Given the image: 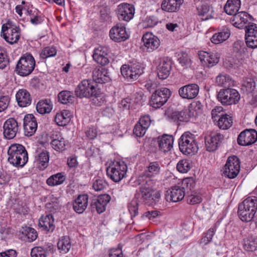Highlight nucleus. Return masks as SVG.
Masks as SVG:
<instances>
[{"mask_svg":"<svg viewBox=\"0 0 257 257\" xmlns=\"http://www.w3.org/2000/svg\"><path fill=\"white\" fill-rule=\"evenodd\" d=\"M154 181L146 177L137 190L135 197L138 200L149 206L157 204L161 199V193L154 189Z\"/></svg>","mask_w":257,"mask_h":257,"instance_id":"obj_1","label":"nucleus"},{"mask_svg":"<svg viewBox=\"0 0 257 257\" xmlns=\"http://www.w3.org/2000/svg\"><path fill=\"white\" fill-rule=\"evenodd\" d=\"M257 210V197L250 196L246 198L238 205V215L244 222H249L254 216Z\"/></svg>","mask_w":257,"mask_h":257,"instance_id":"obj_2","label":"nucleus"},{"mask_svg":"<svg viewBox=\"0 0 257 257\" xmlns=\"http://www.w3.org/2000/svg\"><path fill=\"white\" fill-rule=\"evenodd\" d=\"M8 161L15 166L23 167L28 160L27 152L22 145H11L8 150Z\"/></svg>","mask_w":257,"mask_h":257,"instance_id":"obj_3","label":"nucleus"},{"mask_svg":"<svg viewBox=\"0 0 257 257\" xmlns=\"http://www.w3.org/2000/svg\"><path fill=\"white\" fill-rule=\"evenodd\" d=\"M178 144L179 150L184 155L192 156L198 151L194 135L189 132H186L181 136Z\"/></svg>","mask_w":257,"mask_h":257,"instance_id":"obj_4","label":"nucleus"},{"mask_svg":"<svg viewBox=\"0 0 257 257\" xmlns=\"http://www.w3.org/2000/svg\"><path fill=\"white\" fill-rule=\"evenodd\" d=\"M35 65L36 62L33 56L30 54H26L18 61L15 71L21 76H27L32 73Z\"/></svg>","mask_w":257,"mask_h":257,"instance_id":"obj_5","label":"nucleus"},{"mask_svg":"<svg viewBox=\"0 0 257 257\" xmlns=\"http://www.w3.org/2000/svg\"><path fill=\"white\" fill-rule=\"evenodd\" d=\"M127 169V166L123 161H114L107 168L106 174L112 181L117 182L124 177Z\"/></svg>","mask_w":257,"mask_h":257,"instance_id":"obj_6","label":"nucleus"},{"mask_svg":"<svg viewBox=\"0 0 257 257\" xmlns=\"http://www.w3.org/2000/svg\"><path fill=\"white\" fill-rule=\"evenodd\" d=\"M2 33L4 39L10 44L17 43L20 38V28L10 20L3 25Z\"/></svg>","mask_w":257,"mask_h":257,"instance_id":"obj_7","label":"nucleus"},{"mask_svg":"<svg viewBox=\"0 0 257 257\" xmlns=\"http://www.w3.org/2000/svg\"><path fill=\"white\" fill-rule=\"evenodd\" d=\"M240 164L239 159L236 156L229 157L221 170L222 176L231 179L235 178L239 172Z\"/></svg>","mask_w":257,"mask_h":257,"instance_id":"obj_8","label":"nucleus"},{"mask_svg":"<svg viewBox=\"0 0 257 257\" xmlns=\"http://www.w3.org/2000/svg\"><path fill=\"white\" fill-rule=\"evenodd\" d=\"M240 98L239 92L236 89L230 88L221 89L217 95L218 100L226 106L237 103Z\"/></svg>","mask_w":257,"mask_h":257,"instance_id":"obj_9","label":"nucleus"},{"mask_svg":"<svg viewBox=\"0 0 257 257\" xmlns=\"http://www.w3.org/2000/svg\"><path fill=\"white\" fill-rule=\"evenodd\" d=\"M122 75L126 80L133 82L143 73V68L139 63L123 65L120 68Z\"/></svg>","mask_w":257,"mask_h":257,"instance_id":"obj_10","label":"nucleus"},{"mask_svg":"<svg viewBox=\"0 0 257 257\" xmlns=\"http://www.w3.org/2000/svg\"><path fill=\"white\" fill-rule=\"evenodd\" d=\"M171 95V91L167 88H161L153 93L150 101V105L155 108L163 106Z\"/></svg>","mask_w":257,"mask_h":257,"instance_id":"obj_11","label":"nucleus"},{"mask_svg":"<svg viewBox=\"0 0 257 257\" xmlns=\"http://www.w3.org/2000/svg\"><path fill=\"white\" fill-rule=\"evenodd\" d=\"M97 84L91 80H82L75 88L76 95L80 98H90L97 89Z\"/></svg>","mask_w":257,"mask_h":257,"instance_id":"obj_12","label":"nucleus"},{"mask_svg":"<svg viewBox=\"0 0 257 257\" xmlns=\"http://www.w3.org/2000/svg\"><path fill=\"white\" fill-rule=\"evenodd\" d=\"M232 24L239 29H246L250 24H253V18L245 12H240L234 15L231 19Z\"/></svg>","mask_w":257,"mask_h":257,"instance_id":"obj_13","label":"nucleus"},{"mask_svg":"<svg viewBox=\"0 0 257 257\" xmlns=\"http://www.w3.org/2000/svg\"><path fill=\"white\" fill-rule=\"evenodd\" d=\"M205 148L207 151L212 152L216 151L224 139L223 135L220 133H211L205 137Z\"/></svg>","mask_w":257,"mask_h":257,"instance_id":"obj_14","label":"nucleus"},{"mask_svg":"<svg viewBox=\"0 0 257 257\" xmlns=\"http://www.w3.org/2000/svg\"><path fill=\"white\" fill-rule=\"evenodd\" d=\"M135 11L133 5L122 4L118 6L116 14L119 20L128 22L134 18Z\"/></svg>","mask_w":257,"mask_h":257,"instance_id":"obj_15","label":"nucleus"},{"mask_svg":"<svg viewBox=\"0 0 257 257\" xmlns=\"http://www.w3.org/2000/svg\"><path fill=\"white\" fill-rule=\"evenodd\" d=\"M257 141L256 130H244L237 138L238 145L247 146L255 143Z\"/></svg>","mask_w":257,"mask_h":257,"instance_id":"obj_16","label":"nucleus"},{"mask_svg":"<svg viewBox=\"0 0 257 257\" xmlns=\"http://www.w3.org/2000/svg\"><path fill=\"white\" fill-rule=\"evenodd\" d=\"M198 55L202 64L206 67H212L216 65L219 61V57L216 53L200 51Z\"/></svg>","mask_w":257,"mask_h":257,"instance_id":"obj_17","label":"nucleus"},{"mask_svg":"<svg viewBox=\"0 0 257 257\" xmlns=\"http://www.w3.org/2000/svg\"><path fill=\"white\" fill-rule=\"evenodd\" d=\"M110 199V196L107 194L99 195L97 198L93 199L91 201L90 204L91 211H96L99 214L103 212Z\"/></svg>","mask_w":257,"mask_h":257,"instance_id":"obj_18","label":"nucleus"},{"mask_svg":"<svg viewBox=\"0 0 257 257\" xmlns=\"http://www.w3.org/2000/svg\"><path fill=\"white\" fill-rule=\"evenodd\" d=\"M109 52L108 47L101 46L98 47L94 50L93 54L94 60L102 66L107 65L109 62Z\"/></svg>","mask_w":257,"mask_h":257,"instance_id":"obj_19","label":"nucleus"},{"mask_svg":"<svg viewBox=\"0 0 257 257\" xmlns=\"http://www.w3.org/2000/svg\"><path fill=\"white\" fill-rule=\"evenodd\" d=\"M109 36L115 42L124 41L129 38L125 27L122 24H117L113 27L110 30Z\"/></svg>","mask_w":257,"mask_h":257,"instance_id":"obj_20","label":"nucleus"},{"mask_svg":"<svg viewBox=\"0 0 257 257\" xmlns=\"http://www.w3.org/2000/svg\"><path fill=\"white\" fill-rule=\"evenodd\" d=\"M199 86L195 83L189 84L180 87L178 93L180 97L184 99H192L198 94Z\"/></svg>","mask_w":257,"mask_h":257,"instance_id":"obj_21","label":"nucleus"},{"mask_svg":"<svg viewBox=\"0 0 257 257\" xmlns=\"http://www.w3.org/2000/svg\"><path fill=\"white\" fill-rule=\"evenodd\" d=\"M245 40L246 45L250 48H257V24H250L245 29Z\"/></svg>","mask_w":257,"mask_h":257,"instance_id":"obj_22","label":"nucleus"},{"mask_svg":"<svg viewBox=\"0 0 257 257\" xmlns=\"http://www.w3.org/2000/svg\"><path fill=\"white\" fill-rule=\"evenodd\" d=\"M146 51L151 52L157 49L160 45V41L158 38L152 33H146L142 37Z\"/></svg>","mask_w":257,"mask_h":257,"instance_id":"obj_23","label":"nucleus"},{"mask_svg":"<svg viewBox=\"0 0 257 257\" xmlns=\"http://www.w3.org/2000/svg\"><path fill=\"white\" fill-rule=\"evenodd\" d=\"M55 220L51 213L42 215L39 220L38 226L46 233L52 232L55 228Z\"/></svg>","mask_w":257,"mask_h":257,"instance_id":"obj_24","label":"nucleus"},{"mask_svg":"<svg viewBox=\"0 0 257 257\" xmlns=\"http://www.w3.org/2000/svg\"><path fill=\"white\" fill-rule=\"evenodd\" d=\"M49 161V153L47 151L41 152H36L34 156V166L40 170H45L48 166Z\"/></svg>","mask_w":257,"mask_h":257,"instance_id":"obj_25","label":"nucleus"},{"mask_svg":"<svg viewBox=\"0 0 257 257\" xmlns=\"http://www.w3.org/2000/svg\"><path fill=\"white\" fill-rule=\"evenodd\" d=\"M173 142L174 138L172 135H164L157 139L156 145L159 151L167 153L172 149Z\"/></svg>","mask_w":257,"mask_h":257,"instance_id":"obj_26","label":"nucleus"},{"mask_svg":"<svg viewBox=\"0 0 257 257\" xmlns=\"http://www.w3.org/2000/svg\"><path fill=\"white\" fill-rule=\"evenodd\" d=\"M185 195V190H183L181 186H175L171 187V189L167 192L166 199L167 201L177 202L182 200Z\"/></svg>","mask_w":257,"mask_h":257,"instance_id":"obj_27","label":"nucleus"},{"mask_svg":"<svg viewBox=\"0 0 257 257\" xmlns=\"http://www.w3.org/2000/svg\"><path fill=\"white\" fill-rule=\"evenodd\" d=\"M88 195L86 194H80L73 203L74 210L78 214L82 213L88 206Z\"/></svg>","mask_w":257,"mask_h":257,"instance_id":"obj_28","label":"nucleus"},{"mask_svg":"<svg viewBox=\"0 0 257 257\" xmlns=\"http://www.w3.org/2000/svg\"><path fill=\"white\" fill-rule=\"evenodd\" d=\"M171 68V61L167 59H163L158 66V77L161 79H165L168 78L170 74Z\"/></svg>","mask_w":257,"mask_h":257,"instance_id":"obj_29","label":"nucleus"},{"mask_svg":"<svg viewBox=\"0 0 257 257\" xmlns=\"http://www.w3.org/2000/svg\"><path fill=\"white\" fill-rule=\"evenodd\" d=\"M197 14L201 21H206L213 17L212 8L207 4L201 3L196 7Z\"/></svg>","mask_w":257,"mask_h":257,"instance_id":"obj_30","label":"nucleus"},{"mask_svg":"<svg viewBox=\"0 0 257 257\" xmlns=\"http://www.w3.org/2000/svg\"><path fill=\"white\" fill-rule=\"evenodd\" d=\"M184 0H163L161 4L162 9L169 13L176 12L180 9Z\"/></svg>","mask_w":257,"mask_h":257,"instance_id":"obj_31","label":"nucleus"},{"mask_svg":"<svg viewBox=\"0 0 257 257\" xmlns=\"http://www.w3.org/2000/svg\"><path fill=\"white\" fill-rule=\"evenodd\" d=\"M93 80L96 83H105L109 81L110 78L105 68L99 67L93 71Z\"/></svg>","mask_w":257,"mask_h":257,"instance_id":"obj_32","label":"nucleus"},{"mask_svg":"<svg viewBox=\"0 0 257 257\" xmlns=\"http://www.w3.org/2000/svg\"><path fill=\"white\" fill-rule=\"evenodd\" d=\"M51 144L53 149L58 152H62L65 150L66 141L59 133L56 132V134H53Z\"/></svg>","mask_w":257,"mask_h":257,"instance_id":"obj_33","label":"nucleus"},{"mask_svg":"<svg viewBox=\"0 0 257 257\" xmlns=\"http://www.w3.org/2000/svg\"><path fill=\"white\" fill-rule=\"evenodd\" d=\"M16 99L20 107H26L31 103L32 99L29 92L26 89H20L17 93Z\"/></svg>","mask_w":257,"mask_h":257,"instance_id":"obj_34","label":"nucleus"},{"mask_svg":"<svg viewBox=\"0 0 257 257\" xmlns=\"http://www.w3.org/2000/svg\"><path fill=\"white\" fill-rule=\"evenodd\" d=\"M27 20L32 25L37 26L44 21V18L37 9H32L27 11Z\"/></svg>","mask_w":257,"mask_h":257,"instance_id":"obj_35","label":"nucleus"},{"mask_svg":"<svg viewBox=\"0 0 257 257\" xmlns=\"http://www.w3.org/2000/svg\"><path fill=\"white\" fill-rule=\"evenodd\" d=\"M240 5V0H227L224 10L227 14L234 16L238 11Z\"/></svg>","mask_w":257,"mask_h":257,"instance_id":"obj_36","label":"nucleus"},{"mask_svg":"<svg viewBox=\"0 0 257 257\" xmlns=\"http://www.w3.org/2000/svg\"><path fill=\"white\" fill-rule=\"evenodd\" d=\"M70 117V111L68 110H63L56 114L55 121L58 125L64 126L69 123L71 119Z\"/></svg>","mask_w":257,"mask_h":257,"instance_id":"obj_37","label":"nucleus"},{"mask_svg":"<svg viewBox=\"0 0 257 257\" xmlns=\"http://www.w3.org/2000/svg\"><path fill=\"white\" fill-rule=\"evenodd\" d=\"M215 83L218 86L228 88L233 86L234 81L229 75L219 74L216 77Z\"/></svg>","mask_w":257,"mask_h":257,"instance_id":"obj_38","label":"nucleus"},{"mask_svg":"<svg viewBox=\"0 0 257 257\" xmlns=\"http://www.w3.org/2000/svg\"><path fill=\"white\" fill-rule=\"evenodd\" d=\"M218 224L219 223L216 222L206 232L203 233L202 238L199 242L200 244L207 245L211 242L212 237L216 231Z\"/></svg>","mask_w":257,"mask_h":257,"instance_id":"obj_39","label":"nucleus"},{"mask_svg":"<svg viewBox=\"0 0 257 257\" xmlns=\"http://www.w3.org/2000/svg\"><path fill=\"white\" fill-rule=\"evenodd\" d=\"M230 35L229 30L227 28H224L220 32L214 34L211 38V41L214 44H220L226 41Z\"/></svg>","mask_w":257,"mask_h":257,"instance_id":"obj_40","label":"nucleus"},{"mask_svg":"<svg viewBox=\"0 0 257 257\" xmlns=\"http://www.w3.org/2000/svg\"><path fill=\"white\" fill-rule=\"evenodd\" d=\"M66 177L62 173H57L50 176L46 180L47 184L49 186H55L62 184Z\"/></svg>","mask_w":257,"mask_h":257,"instance_id":"obj_41","label":"nucleus"},{"mask_svg":"<svg viewBox=\"0 0 257 257\" xmlns=\"http://www.w3.org/2000/svg\"><path fill=\"white\" fill-rule=\"evenodd\" d=\"M20 232L23 235L22 237L26 238L29 242L34 241L38 236L36 230L30 227H23L21 229Z\"/></svg>","mask_w":257,"mask_h":257,"instance_id":"obj_42","label":"nucleus"},{"mask_svg":"<svg viewBox=\"0 0 257 257\" xmlns=\"http://www.w3.org/2000/svg\"><path fill=\"white\" fill-rule=\"evenodd\" d=\"M71 246L70 239L67 236L62 237L58 241L57 247L60 252L62 254L66 253L69 251Z\"/></svg>","mask_w":257,"mask_h":257,"instance_id":"obj_43","label":"nucleus"},{"mask_svg":"<svg viewBox=\"0 0 257 257\" xmlns=\"http://www.w3.org/2000/svg\"><path fill=\"white\" fill-rule=\"evenodd\" d=\"M90 98L92 104L96 106H101L106 102L105 95L99 88L96 90Z\"/></svg>","mask_w":257,"mask_h":257,"instance_id":"obj_44","label":"nucleus"},{"mask_svg":"<svg viewBox=\"0 0 257 257\" xmlns=\"http://www.w3.org/2000/svg\"><path fill=\"white\" fill-rule=\"evenodd\" d=\"M59 101L63 104L72 103L74 101L75 97L72 92L63 90L58 94Z\"/></svg>","mask_w":257,"mask_h":257,"instance_id":"obj_45","label":"nucleus"},{"mask_svg":"<svg viewBox=\"0 0 257 257\" xmlns=\"http://www.w3.org/2000/svg\"><path fill=\"white\" fill-rule=\"evenodd\" d=\"M242 246L247 251H254L257 247V240L252 236H247L243 238Z\"/></svg>","mask_w":257,"mask_h":257,"instance_id":"obj_46","label":"nucleus"},{"mask_svg":"<svg viewBox=\"0 0 257 257\" xmlns=\"http://www.w3.org/2000/svg\"><path fill=\"white\" fill-rule=\"evenodd\" d=\"M216 121L219 128H229L233 123L232 117L227 114H221Z\"/></svg>","mask_w":257,"mask_h":257,"instance_id":"obj_47","label":"nucleus"},{"mask_svg":"<svg viewBox=\"0 0 257 257\" xmlns=\"http://www.w3.org/2000/svg\"><path fill=\"white\" fill-rule=\"evenodd\" d=\"M50 102V100L48 99L39 101L36 106L37 111L42 114L49 113L52 109Z\"/></svg>","mask_w":257,"mask_h":257,"instance_id":"obj_48","label":"nucleus"},{"mask_svg":"<svg viewBox=\"0 0 257 257\" xmlns=\"http://www.w3.org/2000/svg\"><path fill=\"white\" fill-rule=\"evenodd\" d=\"M172 119L178 126L181 125L182 122L189 121L190 116L186 111L175 112L172 114Z\"/></svg>","mask_w":257,"mask_h":257,"instance_id":"obj_49","label":"nucleus"},{"mask_svg":"<svg viewBox=\"0 0 257 257\" xmlns=\"http://www.w3.org/2000/svg\"><path fill=\"white\" fill-rule=\"evenodd\" d=\"M24 128H37L36 118L32 114L26 115L23 119Z\"/></svg>","mask_w":257,"mask_h":257,"instance_id":"obj_50","label":"nucleus"},{"mask_svg":"<svg viewBox=\"0 0 257 257\" xmlns=\"http://www.w3.org/2000/svg\"><path fill=\"white\" fill-rule=\"evenodd\" d=\"M195 184V181L193 178H186L183 179L181 187L185 190V194H187L194 189Z\"/></svg>","mask_w":257,"mask_h":257,"instance_id":"obj_51","label":"nucleus"},{"mask_svg":"<svg viewBox=\"0 0 257 257\" xmlns=\"http://www.w3.org/2000/svg\"><path fill=\"white\" fill-rule=\"evenodd\" d=\"M92 181V188L95 191L103 190L107 186L106 182L99 177H95Z\"/></svg>","mask_w":257,"mask_h":257,"instance_id":"obj_52","label":"nucleus"},{"mask_svg":"<svg viewBox=\"0 0 257 257\" xmlns=\"http://www.w3.org/2000/svg\"><path fill=\"white\" fill-rule=\"evenodd\" d=\"M152 120L149 115H144L140 117L134 128H148Z\"/></svg>","mask_w":257,"mask_h":257,"instance_id":"obj_53","label":"nucleus"},{"mask_svg":"<svg viewBox=\"0 0 257 257\" xmlns=\"http://www.w3.org/2000/svg\"><path fill=\"white\" fill-rule=\"evenodd\" d=\"M57 54V50L54 46H47L44 48L40 53V58L46 59L50 57H54Z\"/></svg>","mask_w":257,"mask_h":257,"instance_id":"obj_54","label":"nucleus"},{"mask_svg":"<svg viewBox=\"0 0 257 257\" xmlns=\"http://www.w3.org/2000/svg\"><path fill=\"white\" fill-rule=\"evenodd\" d=\"M139 202L138 199L135 197L128 203L127 208L132 218L138 214Z\"/></svg>","mask_w":257,"mask_h":257,"instance_id":"obj_55","label":"nucleus"},{"mask_svg":"<svg viewBox=\"0 0 257 257\" xmlns=\"http://www.w3.org/2000/svg\"><path fill=\"white\" fill-rule=\"evenodd\" d=\"M191 165L190 161L186 159H183L179 161L177 165V170L182 173H187L190 170Z\"/></svg>","mask_w":257,"mask_h":257,"instance_id":"obj_56","label":"nucleus"},{"mask_svg":"<svg viewBox=\"0 0 257 257\" xmlns=\"http://www.w3.org/2000/svg\"><path fill=\"white\" fill-rule=\"evenodd\" d=\"M9 63L6 49L0 46V68H5Z\"/></svg>","mask_w":257,"mask_h":257,"instance_id":"obj_57","label":"nucleus"},{"mask_svg":"<svg viewBox=\"0 0 257 257\" xmlns=\"http://www.w3.org/2000/svg\"><path fill=\"white\" fill-rule=\"evenodd\" d=\"M35 138L41 144H44L48 141V135L44 130H37Z\"/></svg>","mask_w":257,"mask_h":257,"instance_id":"obj_58","label":"nucleus"},{"mask_svg":"<svg viewBox=\"0 0 257 257\" xmlns=\"http://www.w3.org/2000/svg\"><path fill=\"white\" fill-rule=\"evenodd\" d=\"M148 168L147 175L154 176L157 174L160 171V167L158 162H153L150 163Z\"/></svg>","mask_w":257,"mask_h":257,"instance_id":"obj_59","label":"nucleus"},{"mask_svg":"<svg viewBox=\"0 0 257 257\" xmlns=\"http://www.w3.org/2000/svg\"><path fill=\"white\" fill-rule=\"evenodd\" d=\"M255 88V82L250 78H247L243 81L242 89L245 90L247 93L251 92Z\"/></svg>","mask_w":257,"mask_h":257,"instance_id":"obj_60","label":"nucleus"},{"mask_svg":"<svg viewBox=\"0 0 257 257\" xmlns=\"http://www.w3.org/2000/svg\"><path fill=\"white\" fill-rule=\"evenodd\" d=\"M31 255L32 257H46L45 250L41 246H36L31 250Z\"/></svg>","mask_w":257,"mask_h":257,"instance_id":"obj_61","label":"nucleus"},{"mask_svg":"<svg viewBox=\"0 0 257 257\" xmlns=\"http://www.w3.org/2000/svg\"><path fill=\"white\" fill-rule=\"evenodd\" d=\"M178 61L182 66L186 68L190 67L192 63L190 58L185 53H182L181 56L178 58Z\"/></svg>","mask_w":257,"mask_h":257,"instance_id":"obj_62","label":"nucleus"},{"mask_svg":"<svg viewBox=\"0 0 257 257\" xmlns=\"http://www.w3.org/2000/svg\"><path fill=\"white\" fill-rule=\"evenodd\" d=\"M156 142L157 139H151L148 140L147 149L148 152L150 153L155 154L159 150V148L156 145Z\"/></svg>","mask_w":257,"mask_h":257,"instance_id":"obj_63","label":"nucleus"},{"mask_svg":"<svg viewBox=\"0 0 257 257\" xmlns=\"http://www.w3.org/2000/svg\"><path fill=\"white\" fill-rule=\"evenodd\" d=\"M221 114H225L222 106H216L211 111L212 118L214 121H217Z\"/></svg>","mask_w":257,"mask_h":257,"instance_id":"obj_64","label":"nucleus"}]
</instances>
